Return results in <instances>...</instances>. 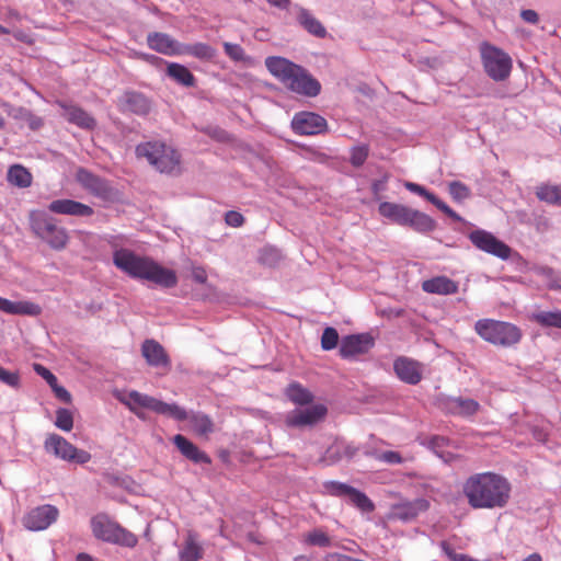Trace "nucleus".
<instances>
[{
    "instance_id": "obj_15",
    "label": "nucleus",
    "mask_w": 561,
    "mask_h": 561,
    "mask_svg": "<svg viewBox=\"0 0 561 561\" xmlns=\"http://www.w3.org/2000/svg\"><path fill=\"white\" fill-rule=\"evenodd\" d=\"M291 128L298 135H319L327 131L328 123L317 113L299 112L291 119Z\"/></svg>"
},
{
    "instance_id": "obj_9",
    "label": "nucleus",
    "mask_w": 561,
    "mask_h": 561,
    "mask_svg": "<svg viewBox=\"0 0 561 561\" xmlns=\"http://www.w3.org/2000/svg\"><path fill=\"white\" fill-rule=\"evenodd\" d=\"M479 51L483 69L492 80L499 82L510 78L513 60L507 53L489 42H482Z\"/></svg>"
},
{
    "instance_id": "obj_49",
    "label": "nucleus",
    "mask_w": 561,
    "mask_h": 561,
    "mask_svg": "<svg viewBox=\"0 0 561 561\" xmlns=\"http://www.w3.org/2000/svg\"><path fill=\"white\" fill-rule=\"evenodd\" d=\"M280 260V253L273 248H266L260 255L261 263L270 266L276 265Z\"/></svg>"
},
{
    "instance_id": "obj_64",
    "label": "nucleus",
    "mask_w": 561,
    "mask_h": 561,
    "mask_svg": "<svg viewBox=\"0 0 561 561\" xmlns=\"http://www.w3.org/2000/svg\"><path fill=\"white\" fill-rule=\"evenodd\" d=\"M77 561H93V558L84 552H81L77 556Z\"/></svg>"
},
{
    "instance_id": "obj_5",
    "label": "nucleus",
    "mask_w": 561,
    "mask_h": 561,
    "mask_svg": "<svg viewBox=\"0 0 561 561\" xmlns=\"http://www.w3.org/2000/svg\"><path fill=\"white\" fill-rule=\"evenodd\" d=\"M28 222L33 234L50 249L61 251L67 247L69 233L55 217L44 210H32L28 214Z\"/></svg>"
},
{
    "instance_id": "obj_54",
    "label": "nucleus",
    "mask_w": 561,
    "mask_h": 561,
    "mask_svg": "<svg viewBox=\"0 0 561 561\" xmlns=\"http://www.w3.org/2000/svg\"><path fill=\"white\" fill-rule=\"evenodd\" d=\"M55 396L60 399L61 401L66 402V403H69L71 401V394L69 393V391L67 389H65L64 387L59 386L58 382L56 381V386H50Z\"/></svg>"
},
{
    "instance_id": "obj_59",
    "label": "nucleus",
    "mask_w": 561,
    "mask_h": 561,
    "mask_svg": "<svg viewBox=\"0 0 561 561\" xmlns=\"http://www.w3.org/2000/svg\"><path fill=\"white\" fill-rule=\"evenodd\" d=\"M427 201L430 203H432L433 205H435L439 210H442L443 213H445L449 206L443 202L442 199H439L436 195H434L433 193L427 196Z\"/></svg>"
},
{
    "instance_id": "obj_18",
    "label": "nucleus",
    "mask_w": 561,
    "mask_h": 561,
    "mask_svg": "<svg viewBox=\"0 0 561 561\" xmlns=\"http://www.w3.org/2000/svg\"><path fill=\"white\" fill-rule=\"evenodd\" d=\"M393 369L398 378L405 383L417 385L422 380V364L412 358L398 357L393 363Z\"/></svg>"
},
{
    "instance_id": "obj_61",
    "label": "nucleus",
    "mask_w": 561,
    "mask_h": 561,
    "mask_svg": "<svg viewBox=\"0 0 561 561\" xmlns=\"http://www.w3.org/2000/svg\"><path fill=\"white\" fill-rule=\"evenodd\" d=\"M536 273L547 278H551L554 275L553 268L549 266H540L536 268Z\"/></svg>"
},
{
    "instance_id": "obj_38",
    "label": "nucleus",
    "mask_w": 561,
    "mask_h": 561,
    "mask_svg": "<svg viewBox=\"0 0 561 561\" xmlns=\"http://www.w3.org/2000/svg\"><path fill=\"white\" fill-rule=\"evenodd\" d=\"M351 504L356 506L364 513H371L375 511L374 502L362 491L353 488L350 495L347 496Z\"/></svg>"
},
{
    "instance_id": "obj_23",
    "label": "nucleus",
    "mask_w": 561,
    "mask_h": 561,
    "mask_svg": "<svg viewBox=\"0 0 561 561\" xmlns=\"http://www.w3.org/2000/svg\"><path fill=\"white\" fill-rule=\"evenodd\" d=\"M58 106L62 110L61 115L71 124L77 125L83 129H93L96 125V122L93 116H91L83 108L68 104L65 102H57Z\"/></svg>"
},
{
    "instance_id": "obj_7",
    "label": "nucleus",
    "mask_w": 561,
    "mask_h": 561,
    "mask_svg": "<svg viewBox=\"0 0 561 561\" xmlns=\"http://www.w3.org/2000/svg\"><path fill=\"white\" fill-rule=\"evenodd\" d=\"M136 154L145 158L161 173H173L180 167V154L161 141H146L136 147Z\"/></svg>"
},
{
    "instance_id": "obj_21",
    "label": "nucleus",
    "mask_w": 561,
    "mask_h": 561,
    "mask_svg": "<svg viewBox=\"0 0 561 561\" xmlns=\"http://www.w3.org/2000/svg\"><path fill=\"white\" fill-rule=\"evenodd\" d=\"M173 444L181 453L183 457L194 463L210 465V457L203 450H201L193 442L186 438L182 434H176L172 438Z\"/></svg>"
},
{
    "instance_id": "obj_58",
    "label": "nucleus",
    "mask_w": 561,
    "mask_h": 561,
    "mask_svg": "<svg viewBox=\"0 0 561 561\" xmlns=\"http://www.w3.org/2000/svg\"><path fill=\"white\" fill-rule=\"evenodd\" d=\"M323 561H354V558L337 552H330L324 556Z\"/></svg>"
},
{
    "instance_id": "obj_12",
    "label": "nucleus",
    "mask_w": 561,
    "mask_h": 561,
    "mask_svg": "<svg viewBox=\"0 0 561 561\" xmlns=\"http://www.w3.org/2000/svg\"><path fill=\"white\" fill-rule=\"evenodd\" d=\"M76 180L90 194L103 201H111L116 195L115 190L111 186L108 181L93 174L87 169H78Z\"/></svg>"
},
{
    "instance_id": "obj_14",
    "label": "nucleus",
    "mask_w": 561,
    "mask_h": 561,
    "mask_svg": "<svg viewBox=\"0 0 561 561\" xmlns=\"http://www.w3.org/2000/svg\"><path fill=\"white\" fill-rule=\"evenodd\" d=\"M374 345L375 339L370 333L351 334L341 340L339 354L344 359H351L367 354Z\"/></svg>"
},
{
    "instance_id": "obj_44",
    "label": "nucleus",
    "mask_w": 561,
    "mask_h": 561,
    "mask_svg": "<svg viewBox=\"0 0 561 561\" xmlns=\"http://www.w3.org/2000/svg\"><path fill=\"white\" fill-rule=\"evenodd\" d=\"M448 191L451 197L457 202L467 199L470 196V188L459 181L450 182L448 185Z\"/></svg>"
},
{
    "instance_id": "obj_41",
    "label": "nucleus",
    "mask_w": 561,
    "mask_h": 561,
    "mask_svg": "<svg viewBox=\"0 0 561 561\" xmlns=\"http://www.w3.org/2000/svg\"><path fill=\"white\" fill-rule=\"evenodd\" d=\"M323 486L328 494L340 497H347L353 490V486L337 481H328Z\"/></svg>"
},
{
    "instance_id": "obj_63",
    "label": "nucleus",
    "mask_w": 561,
    "mask_h": 561,
    "mask_svg": "<svg viewBox=\"0 0 561 561\" xmlns=\"http://www.w3.org/2000/svg\"><path fill=\"white\" fill-rule=\"evenodd\" d=\"M523 561H542V558L539 553L535 552V553L529 554Z\"/></svg>"
},
{
    "instance_id": "obj_33",
    "label": "nucleus",
    "mask_w": 561,
    "mask_h": 561,
    "mask_svg": "<svg viewBox=\"0 0 561 561\" xmlns=\"http://www.w3.org/2000/svg\"><path fill=\"white\" fill-rule=\"evenodd\" d=\"M167 75L184 87L195 85L196 80L194 75L183 65L170 62L167 68Z\"/></svg>"
},
{
    "instance_id": "obj_47",
    "label": "nucleus",
    "mask_w": 561,
    "mask_h": 561,
    "mask_svg": "<svg viewBox=\"0 0 561 561\" xmlns=\"http://www.w3.org/2000/svg\"><path fill=\"white\" fill-rule=\"evenodd\" d=\"M224 49L227 56L234 61H243L245 59L244 49L239 44L224 43Z\"/></svg>"
},
{
    "instance_id": "obj_10",
    "label": "nucleus",
    "mask_w": 561,
    "mask_h": 561,
    "mask_svg": "<svg viewBox=\"0 0 561 561\" xmlns=\"http://www.w3.org/2000/svg\"><path fill=\"white\" fill-rule=\"evenodd\" d=\"M44 447L47 453L55 455L57 458L79 465L89 462L92 457L89 451L77 448L58 434H49Z\"/></svg>"
},
{
    "instance_id": "obj_16",
    "label": "nucleus",
    "mask_w": 561,
    "mask_h": 561,
    "mask_svg": "<svg viewBox=\"0 0 561 561\" xmlns=\"http://www.w3.org/2000/svg\"><path fill=\"white\" fill-rule=\"evenodd\" d=\"M430 506V501L425 497H419L413 501H402L391 506L389 518L404 523L411 522L420 514L428 511Z\"/></svg>"
},
{
    "instance_id": "obj_36",
    "label": "nucleus",
    "mask_w": 561,
    "mask_h": 561,
    "mask_svg": "<svg viewBox=\"0 0 561 561\" xmlns=\"http://www.w3.org/2000/svg\"><path fill=\"white\" fill-rule=\"evenodd\" d=\"M304 543L311 547L329 548L333 546L332 538L323 528H313L306 533L302 539Z\"/></svg>"
},
{
    "instance_id": "obj_53",
    "label": "nucleus",
    "mask_w": 561,
    "mask_h": 561,
    "mask_svg": "<svg viewBox=\"0 0 561 561\" xmlns=\"http://www.w3.org/2000/svg\"><path fill=\"white\" fill-rule=\"evenodd\" d=\"M378 459L380 461H383L387 463H401L402 462L401 455L399 453L392 451V450L382 453L381 455L378 456Z\"/></svg>"
},
{
    "instance_id": "obj_56",
    "label": "nucleus",
    "mask_w": 561,
    "mask_h": 561,
    "mask_svg": "<svg viewBox=\"0 0 561 561\" xmlns=\"http://www.w3.org/2000/svg\"><path fill=\"white\" fill-rule=\"evenodd\" d=\"M192 277L196 283L205 284L207 282L206 270L202 266H194L192 268Z\"/></svg>"
},
{
    "instance_id": "obj_48",
    "label": "nucleus",
    "mask_w": 561,
    "mask_h": 561,
    "mask_svg": "<svg viewBox=\"0 0 561 561\" xmlns=\"http://www.w3.org/2000/svg\"><path fill=\"white\" fill-rule=\"evenodd\" d=\"M0 381L9 387H20V375L18 371H10L0 366Z\"/></svg>"
},
{
    "instance_id": "obj_35",
    "label": "nucleus",
    "mask_w": 561,
    "mask_h": 561,
    "mask_svg": "<svg viewBox=\"0 0 561 561\" xmlns=\"http://www.w3.org/2000/svg\"><path fill=\"white\" fill-rule=\"evenodd\" d=\"M181 55H191L201 60H211L216 56V49L205 43L182 44Z\"/></svg>"
},
{
    "instance_id": "obj_22",
    "label": "nucleus",
    "mask_w": 561,
    "mask_h": 561,
    "mask_svg": "<svg viewBox=\"0 0 561 561\" xmlns=\"http://www.w3.org/2000/svg\"><path fill=\"white\" fill-rule=\"evenodd\" d=\"M49 211L59 215H70L77 217H90L94 210L89 205L73 199H56L48 205Z\"/></svg>"
},
{
    "instance_id": "obj_2",
    "label": "nucleus",
    "mask_w": 561,
    "mask_h": 561,
    "mask_svg": "<svg viewBox=\"0 0 561 561\" xmlns=\"http://www.w3.org/2000/svg\"><path fill=\"white\" fill-rule=\"evenodd\" d=\"M463 493L473 508H502L511 497V483L494 472L476 473L467 479Z\"/></svg>"
},
{
    "instance_id": "obj_24",
    "label": "nucleus",
    "mask_w": 561,
    "mask_h": 561,
    "mask_svg": "<svg viewBox=\"0 0 561 561\" xmlns=\"http://www.w3.org/2000/svg\"><path fill=\"white\" fill-rule=\"evenodd\" d=\"M124 112H131L137 115H146L151 108V102L142 93L127 91L119 100Z\"/></svg>"
},
{
    "instance_id": "obj_40",
    "label": "nucleus",
    "mask_w": 561,
    "mask_h": 561,
    "mask_svg": "<svg viewBox=\"0 0 561 561\" xmlns=\"http://www.w3.org/2000/svg\"><path fill=\"white\" fill-rule=\"evenodd\" d=\"M356 453V448L348 445L335 444L328 448L327 458L331 461H337L342 458H352Z\"/></svg>"
},
{
    "instance_id": "obj_6",
    "label": "nucleus",
    "mask_w": 561,
    "mask_h": 561,
    "mask_svg": "<svg viewBox=\"0 0 561 561\" xmlns=\"http://www.w3.org/2000/svg\"><path fill=\"white\" fill-rule=\"evenodd\" d=\"M476 333L485 342L501 347H512L522 340V330L505 321L480 319L474 324Z\"/></svg>"
},
{
    "instance_id": "obj_8",
    "label": "nucleus",
    "mask_w": 561,
    "mask_h": 561,
    "mask_svg": "<svg viewBox=\"0 0 561 561\" xmlns=\"http://www.w3.org/2000/svg\"><path fill=\"white\" fill-rule=\"evenodd\" d=\"M91 529L95 538L118 546L135 548L138 538L135 534L122 527L106 514H98L91 518Z\"/></svg>"
},
{
    "instance_id": "obj_39",
    "label": "nucleus",
    "mask_w": 561,
    "mask_h": 561,
    "mask_svg": "<svg viewBox=\"0 0 561 561\" xmlns=\"http://www.w3.org/2000/svg\"><path fill=\"white\" fill-rule=\"evenodd\" d=\"M455 413L461 416H471L479 410V403L472 399L457 398L451 402Z\"/></svg>"
},
{
    "instance_id": "obj_34",
    "label": "nucleus",
    "mask_w": 561,
    "mask_h": 561,
    "mask_svg": "<svg viewBox=\"0 0 561 561\" xmlns=\"http://www.w3.org/2000/svg\"><path fill=\"white\" fill-rule=\"evenodd\" d=\"M536 197L540 202L561 206V185L542 183L536 187Z\"/></svg>"
},
{
    "instance_id": "obj_13",
    "label": "nucleus",
    "mask_w": 561,
    "mask_h": 561,
    "mask_svg": "<svg viewBox=\"0 0 561 561\" xmlns=\"http://www.w3.org/2000/svg\"><path fill=\"white\" fill-rule=\"evenodd\" d=\"M469 240L479 250L502 260H507L511 256L512 249L489 231L482 229L473 230L469 233Z\"/></svg>"
},
{
    "instance_id": "obj_30",
    "label": "nucleus",
    "mask_w": 561,
    "mask_h": 561,
    "mask_svg": "<svg viewBox=\"0 0 561 561\" xmlns=\"http://www.w3.org/2000/svg\"><path fill=\"white\" fill-rule=\"evenodd\" d=\"M285 396L296 405H309L314 397L309 389L297 381L290 382L285 389Z\"/></svg>"
},
{
    "instance_id": "obj_60",
    "label": "nucleus",
    "mask_w": 561,
    "mask_h": 561,
    "mask_svg": "<svg viewBox=\"0 0 561 561\" xmlns=\"http://www.w3.org/2000/svg\"><path fill=\"white\" fill-rule=\"evenodd\" d=\"M533 436L536 440H538L540 443H545L548 439V433L539 427L533 428Z\"/></svg>"
},
{
    "instance_id": "obj_31",
    "label": "nucleus",
    "mask_w": 561,
    "mask_h": 561,
    "mask_svg": "<svg viewBox=\"0 0 561 561\" xmlns=\"http://www.w3.org/2000/svg\"><path fill=\"white\" fill-rule=\"evenodd\" d=\"M408 208L405 205L382 202L378 207V211L382 217L402 226Z\"/></svg>"
},
{
    "instance_id": "obj_51",
    "label": "nucleus",
    "mask_w": 561,
    "mask_h": 561,
    "mask_svg": "<svg viewBox=\"0 0 561 561\" xmlns=\"http://www.w3.org/2000/svg\"><path fill=\"white\" fill-rule=\"evenodd\" d=\"M225 222L233 228H239L244 224V217L241 213L229 210L225 215Z\"/></svg>"
},
{
    "instance_id": "obj_28",
    "label": "nucleus",
    "mask_w": 561,
    "mask_h": 561,
    "mask_svg": "<svg viewBox=\"0 0 561 561\" xmlns=\"http://www.w3.org/2000/svg\"><path fill=\"white\" fill-rule=\"evenodd\" d=\"M458 288V284L446 276H436L422 283V289L428 294L453 295Z\"/></svg>"
},
{
    "instance_id": "obj_50",
    "label": "nucleus",
    "mask_w": 561,
    "mask_h": 561,
    "mask_svg": "<svg viewBox=\"0 0 561 561\" xmlns=\"http://www.w3.org/2000/svg\"><path fill=\"white\" fill-rule=\"evenodd\" d=\"M440 548L450 561H476L468 554L457 553L447 541L440 542Z\"/></svg>"
},
{
    "instance_id": "obj_52",
    "label": "nucleus",
    "mask_w": 561,
    "mask_h": 561,
    "mask_svg": "<svg viewBox=\"0 0 561 561\" xmlns=\"http://www.w3.org/2000/svg\"><path fill=\"white\" fill-rule=\"evenodd\" d=\"M34 370L43 377L49 386H56L57 377L41 364H34Z\"/></svg>"
},
{
    "instance_id": "obj_19",
    "label": "nucleus",
    "mask_w": 561,
    "mask_h": 561,
    "mask_svg": "<svg viewBox=\"0 0 561 561\" xmlns=\"http://www.w3.org/2000/svg\"><path fill=\"white\" fill-rule=\"evenodd\" d=\"M141 355L149 366L170 369V357L164 347L156 340L148 339L144 341L141 344Z\"/></svg>"
},
{
    "instance_id": "obj_37",
    "label": "nucleus",
    "mask_w": 561,
    "mask_h": 561,
    "mask_svg": "<svg viewBox=\"0 0 561 561\" xmlns=\"http://www.w3.org/2000/svg\"><path fill=\"white\" fill-rule=\"evenodd\" d=\"M531 319L543 328L561 329V310L539 311Z\"/></svg>"
},
{
    "instance_id": "obj_32",
    "label": "nucleus",
    "mask_w": 561,
    "mask_h": 561,
    "mask_svg": "<svg viewBox=\"0 0 561 561\" xmlns=\"http://www.w3.org/2000/svg\"><path fill=\"white\" fill-rule=\"evenodd\" d=\"M7 179L12 185L20 188H26L31 186L33 176L23 165L14 164L9 168Z\"/></svg>"
},
{
    "instance_id": "obj_26",
    "label": "nucleus",
    "mask_w": 561,
    "mask_h": 561,
    "mask_svg": "<svg viewBox=\"0 0 561 561\" xmlns=\"http://www.w3.org/2000/svg\"><path fill=\"white\" fill-rule=\"evenodd\" d=\"M0 310L8 314L37 317L42 307L28 300L11 301L0 296Z\"/></svg>"
},
{
    "instance_id": "obj_43",
    "label": "nucleus",
    "mask_w": 561,
    "mask_h": 561,
    "mask_svg": "<svg viewBox=\"0 0 561 561\" xmlns=\"http://www.w3.org/2000/svg\"><path fill=\"white\" fill-rule=\"evenodd\" d=\"M339 344V333L334 328H325L321 336V347L331 351Z\"/></svg>"
},
{
    "instance_id": "obj_45",
    "label": "nucleus",
    "mask_w": 561,
    "mask_h": 561,
    "mask_svg": "<svg viewBox=\"0 0 561 561\" xmlns=\"http://www.w3.org/2000/svg\"><path fill=\"white\" fill-rule=\"evenodd\" d=\"M369 148L367 145H360L351 149L350 162L352 165L358 168L363 165L368 157Z\"/></svg>"
},
{
    "instance_id": "obj_46",
    "label": "nucleus",
    "mask_w": 561,
    "mask_h": 561,
    "mask_svg": "<svg viewBox=\"0 0 561 561\" xmlns=\"http://www.w3.org/2000/svg\"><path fill=\"white\" fill-rule=\"evenodd\" d=\"M18 113L19 115H16L15 117L23 119L31 129L36 130L43 126V119L32 114L30 111L20 108Z\"/></svg>"
},
{
    "instance_id": "obj_62",
    "label": "nucleus",
    "mask_w": 561,
    "mask_h": 561,
    "mask_svg": "<svg viewBox=\"0 0 561 561\" xmlns=\"http://www.w3.org/2000/svg\"><path fill=\"white\" fill-rule=\"evenodd\" d=\"M267 1L272 5L280 8V9H287L290 4V0H267Z\"/></svg>"
},
{
    "instance_id": "obj_55",
    "label": "nucleus",
    "mask_w": 561,
    "mask_h": 561,
    "mask_svg": "<svg viewBox=\"0 0 561 561\" xmlns=\"http://www.w3.org/2000/svg\"><path fill=\"white\" fill-rule=\"evenodd\" d=\"M404 186L407 190H409L412 193L419 194L420 196H423L427 199V196H430L432 193L425 190L423 186L413 183V182H405Z\"/></svg>"
},
{
    "instance_id": "obj_11",
    "label": "nucleus",
    "mask_w": 561,
    "mask_h": 561,
    "mask_svg": "<svg viewBox=\"0 0 561 561\" xmlns=\"http://www.w3.org/2000/svg\"><path fill=\"white\" fill-rule=\"evenodd\" d=\"M327 413V407L321 403L305 409H295L286 414L285 424L293 428L312 427L323 421Z\"/></svg>"
},
{
    "instance_id": "obj_3",
    "label": "nucleus",
    "mask_w": 561,
    "mask_h": 561,
    "mask_svg": "<svg viewBox=\"0 0 561 561\" xmlns=\"http://www.w3.org/2000/svg\"><path fill=\"white\" fill-rule=\"evenodd\" d=\"M114 265L128 276L151 282L163 288H172L178 284L173 270L165 268L149 256H141L125 248L116 249L113 253Z\"/></svg>"
},
{
    "instance_id": "obj_42",
    "label": "nucleus",
    "mask_w": 561,
    "mask_h": 561,
    "mask_svg": "<svg viewBox=\"0 0 561 561\" xmlns=\"http://www.w3.org/2000/svg\"><path fill=\"white\" fill-rule=\"evenodd\" d=\"M55 425L65 432H70L73 427L72 413L67 409H58L56 411Z\"/></svg>"
},
{
    "instance_id": "obj_17",
    "label": "nucleus",
    "mask_w": 561,
    "mask_h": 561,
    "mask_svg": "<svg viewBox=\"0 0 561 561\" xmlns=\"http://www.w3.org/2000/svg\"><path fill=\"white\" fill-rule=\"evenodd\" d=\"M58 510L49 504L33 508L23 517V525L30 530H44L58 517Z\"/></svg>"
},
{
    "instance_id": "obj_29",
    "label": "nucleus",
    "mask_w": 561,
    "mask_h": 561,
    "mask_svg": "<svg viewBox=\"0 0 561 561\" xmlns=\"http://www.w3.org/2000/svg\"><path fill=\"white\" fill-rule=\"evenodd\" d=\"M297 21L311 35L319 38L327 36L325 27L307 9L298 8Z\"/></svg>"
},
{
    "instance_id": "obj_4",
    "label": "nucleus",
    "mask_w": 561,
    "mask_h": 561,
    "mask_svg": "<svg viewBox=\"0 0 561 561\" xmlns=\"http://www.w3.org/2000/svg\"><path fill=\"white\" fill-rule=\"evenodd\" d=\"M265 66L271 75L291 92L309 98L320 93V82L304 67L279 56L267 57Z\"/></svg>"
},
{
    "instance_id": "obj_27",
    "label": "nucleus",
    "mask_w": 561,
    "mask_h": 561,
    "mask_svg": "<svg viewBox=\"0 0 561 561\" xmlns=\"http://www.w3.org/2000/svg\"><path fill=\"white\" fill-rule=\"evenodd\" d=\"M402 226H408L421 233H427L436 228V222L428 215L409 207Z\"/></svg>"
},
{
    "instance_id": "obj_1",
    "label": "nucleus",
    "mask_w": 561,
    "mask_h": 561,
    "mask_svg": "<svg viewBox=\"0 0 561 561\" xmlns=\"http://www.w3.org/2000/svg\"><path fill=\"white\" fill-rule=\"evenodd\" d=\"M122 402L140 419L145 417L139 411V409L142 408L157 414L169 416L175 421L188 420L193 432L201 437H207L215 431V424L209 415L201 412H193L188 414L184 408L176 403H167L136 390L130 391Z\"/></svg>"
},
{
    "instance_id": "obj_57",
    "label": "nucleus",
    "mask_w": 561,
    "mask_h": 561,
    "mask_svg": "<svg viewBox=\"0 0 561 561\" xmlns=\"http://www.w3.org/2000/svg\"><path fill=\"white\" fill-rule=\"evenodd\" d=\"M522 19L530 24H536L539 21V15L535 10L527 9L520 12Z\"/></svg>"
},
{
    "instance_id": "obj_25",
    "label": "nucleus",
    "mask_w": 561,
    "mask_h": 561,
    "mask_svg": "<svg viewBox=\"0 0 561 561\" xmlns=\"http://www.w3.org/2000/svg\"><path fill=\"white\" fill-rule=\"evenodd\" d=\"M204 557V548L199 536L194 530H187L182 548L179 551L180 561H199Z\"/></svg>"
},
{
    "instance_id": "obj_20",
    "label": "nucleus",
    "mask_w": 561,
    "mask_h": 561,
    "mask_svg": "<svg viewBox=\"0 0 561 561\" xmlns=\"http://www.w3.org/2000/svg\"><path fill=\"white\" fill-rule=\"evenodd\" d=\"M150 49L165 56H180L182 44L167 33L152 32L147 36Z\"/></svg>"
}]
</instances>
